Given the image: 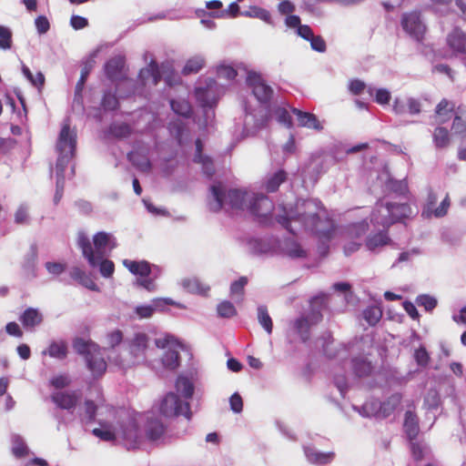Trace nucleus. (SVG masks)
Returning <instances> with one entry per match:
<instances>
[{
    "label": "nucleus",
    "mask_w": 466,
    "mask_h": 466,
    "mask_svg": "<svg viewBox=\"0 0 466 466\" xmlns=\"http://www.w3.org/2000/svg\"><path fill=\"white\" fill-rule=\"evenodd\" d=\"M284 214L278 215L276 219L279 225L291 234L295 231L290 227V221L295 220L302 226L311 229L321 241H329L336 231L334 221L326 218H320V215L326 212L323 204L318 199H304L296 203V211L289 213L283 208Z\"/></svg>",
    "instance_id": "1"
},
{
    "label": "nucleus",
    "mask_w": 466,
    "mask_h": 466,
    "mask_svg": "<svg viewBox=\"0 0 466 466\" xmlns=\"http://www.w3.org/2000/svg\"><path fill=\"white\" fill-rule=\"evenodd\" d=\"M76 243L81 249L83 257L87 260L91 268L97 267L98 260L105 258L107 247L110 249L116 247V240L112 235L105 231H99L93 236L94 248L89 238L84 232L78 234Z\"/></svg>",
    "instance_id": "2"
},
{
    "label": "nucleus",
    "mask_w": 466,
    "mask_h": 466,
    "mask_svg": "<svg viewBox=\"0 0 466 466\" xmlns=\"http://www.w3.org/2000/svg\"><path fill=\"white\" fill-rule=\"evenodd\" d=\"M410 214L411 208L407 203H380L377 204L372 211L370 220L374 225L389 228L391 225L409 218Z\"/></svg>",
    "instance_id": "3"
},
{
    "label": "nucleus",
    "mask_w": 466,
    "mask_h": 466,
    "mask_svg": "<svg viewBox=\"0 0 466 466\" xmlns=\"http://www.w3.org/2000/svg\"><path fill=\"white\" fill-rule=\"evenodd\" d=\"M210 192L213 200L209 202L208 208L212 212H218L225 203L234 209H244L248 207L247 202L248 203V198L251 197L247 192L238 189H230L225 193L220 183L212 185Z\"/></svg>",
    "instance_id": "4"
},
{
    "label": "nucleus",
    "mask_w": 466,
    "mask_h": 466,
    "mask_svg": "<svg viewBox=\"0 0 466 466\" xmlns=\"http://www.w3.org/2000/svg\"><path fill=\"white\" fill-rule=\"evenodd\" d=\"M76 149V135L71 132L69 124H64L56 142L58 157L56 164L57 177L64 179V173L74 157Z\"/></svg>",
    "instance_id": "5"
},
{
    "label": "nucleus",
    "mask_w": 466,
    "mask_h": 466,
    "mask_svg": "<svg viewBox=\"0 0 466 466\" xmlns=\"http://www.w3.org/2000/svg\"><path fill=\"white\" fill-rule=\"evenodd\" d=\"M159 412L167 417H177L180 415L190 419L191 411L188 402H182L179 397L173 393H167L160 402Z\"/></svg>",
    "instance_id": "6"
},
{
    "label": "nucleus",
    "mask_w": 466,
    "mask_h": 466,
    "mask_svg": "<svg viewBox=\"0 0 466 466\" xmlns=\"http://www.w3.org/2000/svg\"><path fill=\"white\" fill-rule=\"evenodd\" d=\"M116 434L118 438L123 440L125 446L128 450L138 447L140 440L138 425L130 415L127 414L119 423Z\"/></svg>",
    "instance_id": "7"
},
{
    "label": "nucleus",
    "mask_w": 466,
    "mask_h": 466,
    "mask_svg": "<svg viewBox=\"0 0 466 466\" xmlns=\"http://www.w3.org/2000/svg\"><path fill=\"white\" fill-rule=\"evenodd\" d=\"M247 85L251 88L252 94L261 104H268L270 102L274 91L264 80L261 74L249 71L247 76Z\"/></svg>",
    "instance_id": "8"
},
{
    "label": "nucleus",
    "mask_w": 466,
    "mask_h": 466,
    "mask_svg": "<svg viewBox=\"0 0 466 466\" xmlns=\"http://www.w3.org/2000/svg\"><path fill=\"white\" fill-rule=\"evenodd\" d=\"M247 208L251 214L260 218V222H266L274 209L273 201L265 194L253 193L248 198Z\"/></svg>",
    "instance_id": "9"
},
{
    "label": "nucleus",
    "mask_w": 466,
    "mask_h": 466,
    "mask_svg": "<svg viewBox=\"0 0 466 466\" xmlns=\"http://www.w3.org/2000/svg\"><path fill=\"white\" fill-rule=\"evenodd\" d=\"M322 314L319 309H312L307 315L300 316L293 322L294 330L300 336L302 341L309 339L310 328L322 320Z\"/></svg>",
    "instance_id": "10"
},
{
    "label": "nucleus",
    "mask_w": 466,
    "mask_h": 466,
    "mask_svg": "<svg viewBox=\"0 0 466 466\" xmlns=\"http://www.w3.org/2000/svg\"><path fill=\"white\" fill-rule=\"evenodd\" d=\"M403 29L411 36L420 40L425 33V25L422 24L420 14L411 12L404 14L401 19Z\"/></svg>",
    "instance_id": "11"
},
{
    "label": "nucleus",
    "mask_w": 466,
    "mask_h": 466,
    "mask_svg": "<svg viewBox=\"0 0 466 466\" xmlns=\"http://www.w3.org/2000/svg\"><path fill=\"white\" fill-rule=\"evenodd\" d=\"M80 393L76 390L57 391L51 395V400L62 410H71L76 408L79 400Z\"/></svg>",
    "instance_id": "12"
},
{
    "label": "nucleus",
    "mask_w": 466,
    "mask_h": 466,
    "mask_svg": "<svg viewBox=\"0 0 466 466\" xmlns=\"http://www.w3.org/2000/svg\"><path fill=\"white\" fill-rule=\"evenodd\" d=\"M86 367L95 380L100 379L106 371L107 363L105 360L101 349L93 352L85 359Z\"/></svg>",
    "instance_id": "13"
},
{
    "label": "nucleus",
    "mask_w": 466,
    "mask_h": 466,
    "mask_svg": "<svg viewBox=\"0 0 466 466\" xmlns=\"http://www.w3.org/2000/svg\"><path fill=\"white\" fill-rule=\"evenodd\" d=\"M449 48L456 54H466V33L460 27H454L446 38Z\"/></svg>",
    "instance_id": "14"
},
{
    "label": "nucleus",
    "mask_w": 466,
    "mask_h": 466,
    "mask_svg": "<svg viewBox=\"0 0 466 466\" xmlns=\"http://www.w3.org/2000/svg\"><path fill=\"white\" fill-rule=\"evenodd\" d=\"M44 320L43 314L35 308H27L19 317V321L26 329L33 330Z\"/></svg>",
    "instance_id": "15"
},
{
    "label": "nucleus",
    "mask_w": 466,
    "mask_h": 466,
    "mask_svg": "<svg viewBox=\"0 0 466 466\" xmlns=\"http://www.w3.org/2000/svg\"><path fill=\"white\" fill-rule=\"evenodd\" d=\"M291 112L297 116L299 127L312 128L317 131L323 129L321 123L314 114L301 111L296 107H292Z\"/></svg>",
    "instance_id": "16"
},
{
    "label": "nucleus",
    "mask_w": 466,
    "mask_h": 466,
    "mask_svg": "<svg viewBox=\"0 0 466 466\" xmlns=\"http://www.w3.org/2000/svg\"><path fill=\"white\" fill-rule=\"evenodd\" d=\"M401 400V393L396 392L391 394L387 400L380 403V409L378 410V416L381 418H387L390 416L400 405Z\"/></svg>",
    "instance_id": "17"
},
{
    "label": "nucleus",
    "mask_w": 466,
    "mask_h": 466,
    "mask_svg": "<svg viewBox=\"0 0 466 466\" xmlns=\"http://www.w3.org/2000/svg\"><path fill=\"white\" fill-rule=\"evenodd\" d=\"M73 349L75 351L83 356L84 359L87 358L90 354L99 350V345L91 339H85L83 338L76 337L73 339Z\"/></svg>",
    "instance_id": "18"
},
{
    "label": "nucleus",
    "mask_w": 466,
    "mask_h": 466,
    "mask_svg": "<svg viewBox=\"0 0 466 466\" xmlns=\"http://www.w3.org/2000/svg\"><path fill=\"white\" fill-rule=\"evenodd\" d=\"M125 66V59L122 56H115L109 59L105 66V74L106 77L112 81L120 77Z\"/></svg>",
    "instance_id": "19"
},
{
    "label": "nucleus",
    "mask_w": 466,
    "mask_h": 466,
    "mask_svg": "<svg viewBox=\"0 0 466 466\" xmlns=\"http://www.w3.org/2000/svg\"><path fill=\"white\" fill-rule=\"evenodd\" d=\"M94 63H95V61L93 59H90L84 63L82 69H81L80 77L76 85L75 101L82 103V99H83L82 92L84 90L86 81L90 72L93 69Z\"/></svg>",
    "instance_id": "20"
},
{
    "label": "nucleus",
    "mask_w": 466,
    "mask_h": 466,
    "mask_svg": "<svg viewBox=\"0 0 466 466\" xmlns=\"http://www.w3.org/2000/svg\"><path fill=\"white\" fill-rule=\"evenodd\" d=\"M352 370L360 378L368 377L373 370V366L365 356H360L351 360Z\"/></svg>",
    "instance_id": "21"
},
{
    "label": "nucleus",
    "mask_w": 466,
    "mask_h": 466,
    "mask_svg": "<svg viewBox=\"0 0 466 466\" xmlns=\"http://www.w3.org/2000/svg\"><path fill=\"white\" fill-rule=\"evenodd\" d=\"M44 355H48L51 358L57 360H64L67 357L68 347L65 340H53L50 342L48 348L43 351Z\"/></svg>",
    "instance_id": "22"
},
{
    "label": "nucleus",
    "mask_w": 466,
    "mask_h": 466,
    "mask_svg": "<svg viewBox=\"0 0 466 466\" xmlns=\"http://www.w3.org/2000/svg\"><path fill=\"white\" fill-rule=\"evenodd\" d=\"M287 178L288 173L284 169H279L266 178L264 187L267 192L274 193L279 190L280 185L284 183Z\"/></svg>",
    "instance_id": "23"
},
{
    "label": "nucleus",
    "mask_w": 466,
    "mask_h": 466,
    "mask_svg": "<svg viewBox=\"0 0 466 466\" xmlns=\"http://www.w3.org/2000/svg\"><path fill=\"white\" fill-rule=\"evenodd\" d=\"M403 427L408 438L410 441H413L417 438L420 432V426L418 417L414 412L410 410L406 411Z\"/></svg>",
    "instance_id": "24"
},
{
    "label": "nucleus",
    "mask_w": 466,
    "mask_h": 466,
    "mask_svg": "<svg viewBox=\"0 0 466 466\" xmlns=\"http://www.w3.org/2000/svg\"><path fill=\"white\" fill-rule=\"evenodd\" d=\"M123 265L134 275L148 277L151 274L150 264L146 260L136 261L130 259H124Z\"/></svg>",
    "instance_id": "25"
},
{
    "label": "nucleus",
    "mask_w": 466,
    "mask_h": 466,
    "mask_svg": "<svg viewBox=\"0 0 466 466\" xmlns=\"http://www.w3.org/2000/svg\"><path fill=\"white\" fill-rule=\"evenodd\" d=\"M70 277L77 281L80 285L90 290H98L97 285L94 280L86 273L85 270L79 267H73L69 272Z\"/></svg>",
    "instance_id": "26"
},
{
    "label": "nucleus",
    "mask_w": 466,
    "mask_h": 466,
    "mask_svg": "<svg viewBox=\"0 0 466 466\" xmlns=\"http://www.w3.org/2000/svg\"><path fill=\"white\" fill-rule=\"evenodd\" d=\"M127 158L137 169L143 172L150 171L151 163L147 157V151L145 153L138 150L131 151L127 154Z\"/></svg>",
    "instance_id": "27"
},
{
    "label": "nucleus",
    "mask_w": 466,
    "mask_h": 466,
    "mask_svg": "<svg viewBox=\"0 0 466 466\" xmlns=\"http://www.w3.org/2000/svg\"><path fill=\"white\" fill-rule=\"evenodd\" d=\"M148 337L146 333H136L130 342V352L135 357L143 356L147 348Z\"/></svg>",
    "instance_id": "28"
},
{
    "label": "nucleus",
    "mask_w": 466,
    "mask_h": 466,
    "mask_svg": "<svg viewBox=\"0 0 466 466\" xmlns=\"http://www.w3.org/2000/svg\"><path fill=\"white\" fill-rule=\"evenodd\" d=\"M391 239L389 237L387 230H383L369 236L366 240V247L370 250H374L379 247L389 245Z\"/></svg>",
    "instance_id": "29"
},
{
    "label": "nucleus",
    "mask_w": 466,
    "mask_h": 466,
    "mask_svg": "<svg viewBox=\"0 0 466 466\" xmlns=\"http://www.w3.org/2000/svg\"><path fill=\"white\" fill-rule=\"evenodd\" d=\"M183 288L191 293H197L200 295H207L209 291V287L203 284L197 278H187L181 282Z\"/></svg>",
    "instance_id": "30"
},
{
    "label": "nucleus",
    "mask_w": 466,
    "mask_h": 466,
    "mask_svg": "<svg viewBox=\"0 0 466 466\" xmlns=\"http://www.w3.org/2000/svg\"><path fill=\"white\" fill-rule=\"evenodd\" d=\"M165 433V426L159 420H150L146 428L147 438L150 441L159 440Z\"/></svg>",
    "instance_id": "31"
},
{
    "label": "nucleus",
    "mask_w": 466,
    "mask_h": 466,
    "mask_svg": "<svg viewBox=\"0 0 466 466\" xmlns=\"http://www.w3.org/2000/svg\"><path fill=\"white\" fill-rule=\"evenodd\" d=\"M139 76L143 79L151 78L154 86H157L161 80V73L156 61H151L146 68L141 69Z\"/></svg>",
    "instance_id": "32"
},
{
    "label": "nucleus",
    "mask_w": 466,
    "mask_h": 466,
    "mask_svg": "<svg viewBox=\"0 0 466 466\" xmlns=\"http://www.w3.org/2000/svg\"><path fill=\"white\" fill-rule=\"evenodd\" d=\"M432 138L437 148L447 147L451 143L450 132L443 127H438L434 129Z\"/></svg>",
    "instance_id": "33"
},
{
    "label": "nucleus",
    "mask_w": 466,
    "mask_h": 466,
    "mask_svg": "<svg viewBox=\"0 0 466 466\" xmlns=\"http://www.w3.org/2000/svg\"><path fill=\"white\" fill-rule=\"evenodd\" d=\"M108 132L114 137L122 139L128 137L132 134V127L127 123L115 122L109 126Z\"/></svg>",
    "instance_id": "34"
},
{
    "label": "nucleus",
    "mask_w": 466,
    "mask_h": 466,
    "mask_svg": "<svg viewBox=\"0 0 466 466\" xmlns=\"http://www.w3.org/2000/svg\"><path fill=\"white\" fill-rule=\"evenodd\" d=\"M205 66V59L201 56H195L190 57L187 62L185 66L182 69V74L184 76H188L191 74H197L199 72L203 66Z\"/></svg>",
    "instance_id": "35"
},
{
    "label": "nucleus",
    "mask_w": 466,
    "mask_h": 466,
    "mask_svg": "<svg viewBox=\"0 0 466 466\" xmlns=\"http://www.w3.org/2000/svg\"><path fill=\"white\" fill-rule=\"evenodd\" d=\"M172 110L177 114L184 117H190L192 115V107L189 102L186 99H172L170 101Z\"/></svg>",
    "instance_id": "36"
},
{
    "label": "nucleus",
    "mask_w": 466,
    "mask_h": 466,
    "mask_svg": "<svg viewBox=\"0 0 466 466\" xmlns=\"http://www.w3.org/2000/svg\"><path fill=\"white\" fill-rule=\"evenodd\" d=\"M285 253L291 258H304L308 252L299 243L294 240L287 241L285 245Z\"/></svg>",
    "instance_id": "37"
},
{
    "label": "nucleus",
    "mask_w": 466,
    "mask_h": 466,
    "mask_svg": "<svg viewBox=\"0 0 466 466\" xmlns=\"http://www.w3.org/2000/svg\"><path fill=\"white\" fill-rule=\"evenodd\" d=\"M241 15L248 17L258 18L266 23L271 24L270 13L257 5L249 6L248 9L242 12Z\"/></svg>",
    "instance_id": "38"
},
{
    "label": "nucleus",
    "mask_w": 466,
    "mask_h": 466,
    "mask_svg": "<svg viewBox=\"0 0 466 466\" xmlns=\"http://www.w3.org/2000/svg\"><path fill=\"white\" fill-rule=\"evenodd\" d=\"M163 365L170 370H175L179 365V353L173 348L167 349L162 357Z\"/></svg>",
    "instance_id": "39"
},
{
    "label": "nucleus",
    "mask_w": 466,
    "mask_h": 466,
    "mask_svg": "<svg viewBox=\"0 0 466 466\" xmlns=\"http://www.w3.org/2000/svg\"><path fill=\"white\" fill-rule=\"evenodd\" d=\"M177 391L186 399H190L194 393L192 382L186 377H178L176 381Z\"/></svg>",
    "instance_id": "40"
},
{
    "label": "nucleus",
    "mask_w": 466,
    "mask_h": 466,
    "mask_svg": "<svg viewBox=\"0 0 466 466\" xmlns=\"http://www.w3.org/2000/svg\"><path fill=\"white\" fill-rule=\"evenodd\" d=\"M335 457V453L330 452H319L315 451H309L308 454L309 461L315 464H327L332 461Z\"/></svg>",
    "instance_id": "41"
},
{
    "label": "nucleus",
    "mask_w": 466,
    "mask_h": 466,
    "mask_svg": "<svg viewBox=\"0 0 466 466\" xmlns=\"http://www.w3.org/2000/svg\"><path fill=\"white\" fill-rule=\"evenodd\" d=\"M258 319L267 333L271 334L273 322L266 306L262 305L258 308Z\"/></svg>",
    "instance_id": "42"
},
{
    "label": "nucleus",
    "mask_w": 466,
    "mask_h": 466,
    "mask_svg": "<svg viewBox=\"0 0 466 466\" xmlns=\"http://www.w3.org/2000/svg\"><path fill=\"white\" fill-rule=\"evenodd\" d=\"M13 45V33L11 29L5 25H0V49L7 50Z\"/></svg>",
    "instance_id": "43"
},
{
    "label": "nucleus",
    "mask_w": 466,
    "mask_h": 466,
    "mask_svg": "<svg viewBox=\"0 0 466 466\" xmlns=\"http://www.w3.org/2000/svg\"><path fill=\"white\" fill-rule=\"evenodd\" d=\"M217 311L221 318H232L237 315V309L233 303L228 300L220 302L217 307Z\"/></svg>",
    "instance_id": "44"
},
{
    "label": "nucleus",
    "mask_w": 466,
    "mask_h": 466,
    "mask_svg": "<svg viewBox=\"0 0 466 466\" xmlns=\"http://www.w3.org/2000/svg\"><path fill=\"white\" fill-rule=\"evenodd\" d=\"M365 320L371 326L377 324L382 317V311L378 307H369L363 311Z\"/></svg>",
    "instance_id": "45"
},
{
    "label": "nucleus",
    "mask_w": 466,
    "mask_h": 466,
    "mask_svg": "<svg viewBox=\"0 0 466 466\" xmlns=\"http://www.w3.org/2000/svg\"><path fill=\"white\" fill-rule=\"evenodd\" d=\"M451 130L461 138H466V116L456 115L452 121Z\"/></svg>",
    "instance_id": "46"
},
{
    "label": "nucleus",
    "mask_w": 466,
    "mask_h": 466,
    "mask_svg": "<svg viewBox=\"0 0 466 466\" xmlns=\"http://www.w3.org/2000/svg\"><path fill=\"white\" fill-rule=\"evenodd\" d=\"M248 284L247 277H240L238 280L234 281L230 286V295L237 296L242 300L245 293V286Z\"/></svg>",
    "instance_id": "47"
},
{
    "label": "nucleus",
    "mask_w": 466,
    "mask_h": 466,
    "mask_svg": "<svg viewBox=\"0 0 466 466\" xmlns=\"http://www.w3.org/2000/svg\"><path fill=\"white\" fill-rule=\"evenodd\" d=\"M101 106L105 110H116L119 106L118 99L115 94L106 92L102 97Z\"/></svg>",
    "instance_id": "48"
},
{
    "label": "nucleus",
    "mask_w": 466,
    "mask_h": 466,
    "mask_svg": "<svg viewBox=\"0 0 466 466\" xmlns=\"http://www.w3.org/2000/svg\"><path fill=\"white\" fill-rule=\"evenodd\" d=\"M25 76L36 87H42L45 84V76L41 72H37L35 76L32 74L30 69L24 66L22 68Z\"/></svg>",
    "instance_id": "49"
},
{
    "label": "nucleus",
    "mask_w": 466,
    "mask_h": 466,
    "mask_svg": "<svg viewBox=\"0 0 466 466\" xmlns=\"http://www.w3.org/2000/svg\"><path fill=\"white\" fill-rule=\"evenodd\" d=\"M275 115L279 124L285 126L287 128L293 127L292 118L289 111L284 107H278L275 109Z\"/></svg>",
    "instance_id": "50"
},
{
    "label": "nucleus",
    "mask_w": 466,
    "mask_h": 466,
    "mask_svg": "<svg viewBox=\"0 0 466 466\" xmlns=\"http://www.w3.org/2000/svg\"><path fill=\"white\" fill-rule=\"evenodd\" d=\"M99 272L104 278H110L115 271V264L112 260L102 258L98 260Z\"/></svg>",
    "instance_id": "51"
},
{
    "label": "nucleus",
    "mask_w": 466,
    "mask_h": 466,
    "mask_svg": "<svg viewBox=\"0 0 466 466\" xmlns=\"http://www.w3.org/2000/svg\"><path fill=\"white\" fill-rule=\"evenodd\" d=\"M217 75L218 77L233 80L237 76L238 72L230 66L221 65L217 68Z\"/></svg>",
    "instance_id": "52"
},
{
    "label": "nucleus",
    "mask_w": 466,
    "mask_h": 466,
    "mask_svg": "<svg viewBox=\"0 0 466 466\" xmlns=\"http://www.w3.org/2000/svg\"><path fill=\"white\" fill-rule=\"evenodd\" d=\"M416 302L419 306L424 307L427 311L432 310L437 306L436 299L430 295H420Z\"/></svg>",
    "instance_id": "53"
},
{
    "label": "nucleus",
    "mask_w": 466,
    "mask_h": 466,
    "mask_svg": "<svg viewBox=\"0 0 466 466\" xmlns=\"http://www.w3.org/2000/svg\"><path fill=\"white\" fill-rule=\"evenodd\" d=\"M50 385L56 390L64 389L70 385L71 380L67 375L60 374L53 377L50 381Z\"/></svg>",
    "instance_id": "54"
},
{
    "label": "nucleus",
    "mask_w": 466,
    "mask_h": 466,
    "mask_svg": "<svg viewBox=\"0 0 466 466\" xmlns=\"http://www.w3.org/2000/svg\"><path fill=\"white\" fill-rule=\"evenodd\" d=\"M92 433L96 437H97L100 440L105 441H114L117 437L116 431H110L108 429H98V428H96V429H94L92 431Z\"/></svg>",
    "instance_id": "55"
},
{
    "label": "nucleus",
    "mask_w": 466,
    "mask_h": 466,
    "mask_svg": "<svg viewBox=\"0 0 466 466\" xmlns=\"http://www.w3.org/2000/svg\"><path fill=\"white\" fill-rule=\"evenodd\" d=\"M194 162L200 164L202 166L203 172L208 177H210L215 174L214 163L210 157L206 156V157H202L201 159H199L198 161H194Z\"/></svg>",
    "instance_id": "56"
},
{
    "label": "nucleus",
    "mask_w": 466,
    "mask_h": 466,
    "mask_svg": "<svg viewBox=\"0 0 466 466\" xmlns=\"http://www.w3.org/2000/svg\"><path fill=\"white\" fill-rule=\"evenodd\" d=\"M414 359L419 366L426 367L430 362V356L424 347H420L414 352Z\"/></svg>",
    "instance_id": "57"
},
{
    "label": "nucleus",
    "mask_w": 466,
    "mask_h": 466,
    "mask_svg": "<svg viewBox=\"0 0 466 466\" xmlns=\"http://www.w3.org/2000/svg\"><path fill=\"white\" fill-rule=\"evenodd\" d=\"M156 346L159 349H169L177 344V339L171 335H166L164 338L157 339Z\"/></svg>",
    "instance_id": "58"
},
{
    "label": "nucleus",
    "mask_w": 466,
    "mask_h": 466,
    "mask_svg": "<svg viewBox=\"0 0 466 466\" xmlns=\"http://www.w3.org/2000/svg\"><path fill=\"white\" fill-rule=\"evenodd\" d=\"M453 109H454V105L451 104L449 100L443 98L437 105L435 112L439 116H443V115L452 112Z\"/></svg>",
    "instance_id": "59"
},
{
    "label": "nucleus",
    "mask_w": 466,
    "mask_h": 466,
    "mask_svg": "<svg viewBox=\"0 0 466 466\" xmlns=\"http://www.w3.org/2000/svg\"><path fill=\"white\" fill-rule=\"evenodd\" d=\"M450 206H451V200H450L449 195H446V197L441 201L440 206L433 210V215L436 218L444 217L447 214Z\"/></svg>",
    "instance_id": "60"
},
{
    "label": "nucleus",
    "mask_w": 466,
    "mask_h": 466,
    "mask_svg": "<svg viewBox=\"0 0 466 466\" xmlns=\"http://www.w3.org/2000/svg\"><path fill=\"white\" fill-rule=\"evenodd\" d=\"M155 309V307L152 305H142L137 306L135 311L140 319H147L154 314Z\"/></svg>",
    "instance_id": "61"
},
{
    "label": "nucleus",
    "mask_w": 466,
    "mask_h": 466,
    "mask_svg": "<svg viewBox=\"0 0 466 466\" xmlns=\"http://www.w3.org/2000/svg\"><path fill=\"white\" fill-rule=\"evenodd\" d=\"M407 113L417 115L421 111V105L419 100L410 97L406 99Z\"/></svg>",
    "instance_id": "62"
},
{
    "label": "nucleus",
    "mask_w": 466,
    "mask_h": 466,
    "mask_svg": "<svg viewBox=\"0 0 466 466\" xmlns=\"http://www.w3.org/2000/svg\"><path fill=\"white\" fill-rule=\"evenodd\" d=\"M35 25L39 34H46L50 28L49 21L44 15L36 17Z\"/></svg>",
    "instance_id": "63"
},
{
    "label": "nucleus",
    "mask_w": 466,
    "mask_h": 466,
    "mask_svg": "<svg viewBox=\"0 0 466 466\" xmlns=\"http://www.w3.org/2000/svg\"><path fill=\"white\" fill-rule=\"evenodd\" d=\"M230 408L231 410L238 413L243 410V400L241 396L238 393H234L229 399Z\"/></svg>",
    "instance_id": "64"
}]
</instances>
